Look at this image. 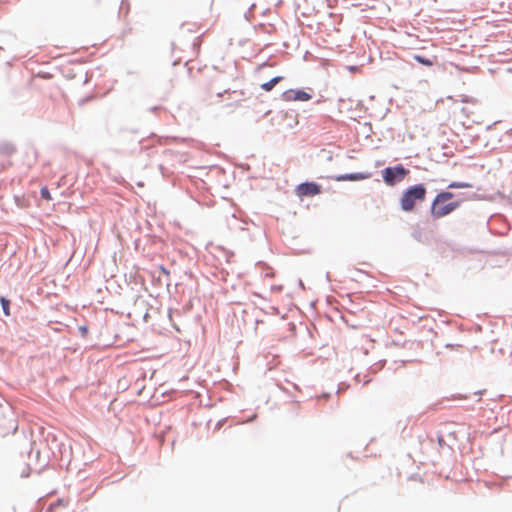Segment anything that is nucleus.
Listing matches in <instances>:
<instances>
[{
    "label": "nucleus",
    "instance_id": "nucleus-1",
    "mask_svg": "<svg viewBox=\"0 0 512 512\" xmlns=\"http://www.w3.org/2000/svg\"><path fill=\"white\" fill-rule=\"evenodd\" d=\"M453 197V193L448 191L438 193L431 204V216L439 219L455 211L460 206V202L452 201Z\"/></svg>",
    "mask_w": 512,
    "mask_h": 512
},
{
    "label": "nucleus",
    "instance_id": "nucleus-2",
    "mask_svg": "<svg viewBox=\"0 0 512 512\" xmlns=\"http://www.w3.org/2000/svg\"><path fill=\"white\" fill-rule=\"evenodd\" d=\"M426 188L423 184L409 187L400 198L401 209L405 212L412 211L417 202H423L426 198Z\"/></svg>",
    "mask_w": 512,
    "mask_h": 512
},
{
    "label": "nucleus",
    "instance_id": "nucleus-3",
    "mask_svg": "<svg viewBox=\"0 0 512 512\" xmlns=\"http://www.w3.org/2000/svg\"><path fill=\"white\" fill-rule=\"evenodd\" d=\"M408 173L409 170L402 165L387 167L383 170V179L387 185L393 186L396 182L402 181Z\"/></svg>",
    "mask_w": 512,
    "mask_h": 512
},
{
    "label": "nucleus",
    "instance_id": "nucleus-4",
    "mask_svg": "<svg viewBox=\"0 0 512 512\" xmlns=\"http://www.w3.org/2000/svg\"><path fill=\"white\" fill-rule=\"evenodd\" d=\"M321 193V186L315 182H305L295 188V194L303 199L304 197H314Z\"/></svg>",
    "mask_w": 512,
    "mask_h": 512
},
{
    "label": "nucleus",
    "instance_id": "nucleus-5",
    "mask_svg": "<svg viewBox=\"0 0 512 512\" xmlns=\"http://www.w3.org/2000/svg\"><path fill=\"white\" fill-rule=\"evenodd\" d=\"M287 100L308 101L312 98L311 94L303 90H289L285 93Z\"/></svg>",
    "mask_w": 512,
    "mask_h": 512
},
{
    "label": "nucleus",
    "instance_id": "nucleus-6",
    "mask_svg": "<svg viewBox=\"0 0 512 512\" xmlns=\"http://www.w3.org/2000/svg\"><path fill=\"white\" fill-rule=\"evenodd\" d=\"M371 177V173H351L346 175H341L337 177L338 181H358L365 180Z\"/></svg>",
    "mask_w": 512,
    "mask_h": 512
},
{
    "label": "nucleus",
    "instance_id": "nucleus-7",
    "mask_svg": "<svg viewBox=\"0 0 512 512\" xmlns=\"http://www.w3.org/2000/svg\"><path fill=\"white\" fill-rule=\"evenodd\" d=\"M225 94H230V92L228 90H225L224 92L217 93L216 95H210V97L207 99V105H218L220 103V98H222Z\"/></svg>",
    "mask_w": 512,
    "mask_h": 512
},
{
    "label": "nucleus",
    "instance_id": "nucleus-8",
    "mask_svg": "<svg viewBox=\"0 0 512 512\" xmlns=\"http://www.w3.org/2000/svg\"><path fill=\"white\" fill-rule=\"evenodd\" d=\"M282 80L281 76H277L269 80L268 82H265L261 85V88L265 91L272 90L276 84H278Z\"/></svg>",
    "mask_w": 512,
    "mask_h": 512
},
{
    "label": "nucleus",
    "instance_id": "nucleus-9",
    "mask_svg": "<svg viewBox=\"0 0 512 512\" xmlns=\"http://www.w3.org/2000/svg\"><path fill=\"white\" fill-rule=\"evenodd\" d=\"M414 59H415L418 63H420V64H422V65H425V66H428V67H431V66H433V65H434V62H433L432 60L427 59V58H425V57H423V56H420V55H415V56H414Z\"/></svg>",
    "mask_w": 512,
    "mask_h": 512
},
{
    "label": "nucleus",
    "instance_id": "nucleus-10",
    "mask_svg": "<svg viewBox=\"0 0 512 512\" xmlns=\"http://www.w3.org/2000/svg\"><path fill=\"white\" fill-rule=\"evenodd\" d=\"M471 184L465 183V182H452L448 185V188L450 189H457V188H470Z\"/></svg>",
    "mask_w": 512,
    "mask_h": 512
},
{
    "label": "nucleus",
    "instance_id": "nucleus-11",
    "mask_svg": "<svg viewBox=\"0 0 512 512\" xmlns=\"http://www.w3.org/2000/svg\"><path fill=\"white\" fill-rule=\"evenodd\" d=\"M0 301H1V304H2V308H3L4 314L6 316H10V312H9L10 302H9V300H7L4 297H1Z\"/></svg>",
    "mask_w": 512,
    "mask_h": 512
},
{
    "label": "nucleus",
    "instance_id": "nucleus-12",
    "mask_svg": "<svg viewBox=\"0 0 512 512\" xmlns=\"http://www.w3.org/2000/svg\"><path fill=\"white\" fill-rule=\"evenodd\" d=\"M41 197L47 201L52 200V196L47 187H42L40 190Z\"/></svg>",
    "mask_w": 512,
    "mask_h": 512
},
{
    "label": "nucleus",
    "instance_id": "nucleus-13",
    "mask_svg": "<svg viewBox=\"0 0 512 512\" xmlns=\"http://www.w3.org/2000/svg\"><path fill=\"white\" fill-rule=\"evenodd\" d=\"M79 330L81 331L83 336H85L87 334V327L86 326L79 327Z\"/></svg>",
    "mask_w": 512,
    "mask_h": 512
},
{
    "label": "nucleus",
    "instance_id": "nucleus-14",
    "mask_svg": "<svg viewBox=\"0 0 512 512\" xmlns=\"http://www.w3.org/2000/svg\"><path fill=\"white\" fill-rule=\"evenodd\" d=\"M464 102H471V103H474L475 100L474 99H463Z\"/></svg>",
    "mask_w": 512,
    "mask_h": 512
}]
</instances>
